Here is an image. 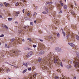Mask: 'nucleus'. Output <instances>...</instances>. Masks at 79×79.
Instances as JSON below:
<instances>
[{"mask_svg": "<svg viewBox=\"0 0 79 79\" xmlns=\"http://www.w3.org/2000/svg\"><path fill=\"white\" fill-rule=\"evenodd\" d=\"M51 58L52 54L50 53V54L48 55L42 60V65H44V64H47L49 66L50 68H51V67L53 66Z\"/></svg>", "mask_w": 79, "mask_h": 79, "instance_id": "obj_1", "label": "nucleus"}, {"mask_svg": "<svg viewBox=\"0 0 79 79\" xmlns=\"http://www.w3.org/2000/svg\"><path fill=\"white\" fill-rule=\"evenodd\" d=\"M77 57L74 58V60H73L74 66L76 68H79V53H77Z\"/></svg>", "mask_w": 79, "mask_h": 79, "instance_id": "obj_2", "label": "nucleus"}, {"mask_svg": "<svg viewBox=\"0 0 79 79\" xmlns=\"http://www.w3.org/2000/svg\"><path fill=\"white\" fill-rule=\"evenodd\" d=\"M53 60H54V62L55 64L57 63L58 64H60V62H58L59 60L58 59V56H53Z\"/></svg>", "mask_w": 79, "mask_h": 79, "instance_id": "obj_3", "label": "nucleus"}, {"mask_svg": "<svg viewBox=\"0 0 79 79\" xmlns=\"http://www.w3.org/2000/svg\"><path fill=\"white\" fill-rule=\"evenodd\" d=\"M68 44L69 45H70L71 47H74V48H75V50H77V47L75 46V45L73 44L70 43H68Z\"/></svg>", "mask_w": 79, "mask_h": 79, "instance_id": "obj_4", "label": "nucleus"}, {"mask_svg": "<svg viewBox=\"0 0 79 79\" xmlns=\"http://www.w3.org/2000/svg\"><path fill=\"white\" fill-rule=\"evenodd\" d=\"M32 52L30 51L27 54V58H29L31 56H32Z\"/></svg>", "mask_w": 79, "mask_h": 79, "instance_id": "obj_5", "label": "nucleus"}, {"mask_svg": "<svg viewBox=\"0 0 79 79\" xmlns=\"http://www.w3.org/2000/svg\"><path fill=\"white\" fill-rule=\"evenodd\" d=\"M41 68H42V69L43 70H47L48 69V68L44 65H42Z\"/></svg>", "mask_w": 79, "mask_h": 79, "instance_id": "obj_6", "label": "nucleus"}, {"mask_svg": "<svg viewBox=\"0 0 79 79\" xmlns=\"http://www.w3.org/2000/svg\"><path fill=\"white\" fill-rule=\"evenodd\" d=\"M14 14H15L16 16H18V14H19V11L16 12V11H14L13 12Z\"/></svg>", "mask_w": 79, "mask_h": 79, "instance_id": "obj_7", "label": "nucleus"}, {"mask_svg": "<svg viewBox=\"0 0 79 79\" xmlns=\"http://www.w3.org/2000/svg\"><path fill=\"white\" fill-rule=\"evenodd\" d=\"M55 50H56L57 52H61V48H59L56 47L55 48Z\"/></svg>", "mask_w": 79, "mask_h": 79, "instance_id": "obj_8", "label": "nucleus"}, {"mask_svg": "<svg viewBox=\"0 0 79 79\" xmlns=\"http://www.w3.org/2000/svg\"><path fill=\"white\" fill-rule=\"evenodd\" d=\"M24 29L25 31H27L29 29V26H26L24 27Z\"/></svg>", "mask_w": 79, "mask_h": 79, "instance_id": "obj_9", "label": "nucleus"}, {"mask_svg": "<svg viewBox=\"0 0 79 79\" xmlns=\"http://www.w3.org/2000/svg\"><path fill=\"white\" fill-rule=\"evenodd\" d=\"M2 27H5V28H6L7 30H8V27L6 25H5V24H2Z\"/></svg>", "mask_w": 79, "mask_h": 79, "instance_id": "obj_10", "label": "nucleus"}, {"mask_svg": "<svg viewBox=\"0 0 79 79\" xmlns=\"http://www.w3.org/2000/svg\"><path fill=\"white\" fill-rule=\"evenodd\" d=\"M17 42H19V43H21V42H22V39L21 38H19L18 40H17Z\"/></svg>", "mask_w": 79, "mask_h": 79, "instance_id": "obj_11", "label": "nucleus"}, {"mask_svg": "<svg viewBox=\"0 0 79 79\" xmlns=\"http://www.w3.org/2000/svg\"><path fill=\"white\" fill-rule=\"evenodd\" d=\"M6 71L7 73H9L10 71V69L8 68H6Z\"/></svg>", "mask_w": 79, "mask_h": 79, "instance_id": "obj_12", "label": "nucleus"}, {"mask_svg": "<svg viewBox=\"0 0 79 79\" xmlns=\"http://www.w3.org/2000/svg\"><path fill=\"white\" fill-rule=\"evenodd\" d=\"M4 71V69L2 68H0V73H2Z\"/></svg>", "mask_w": 79, "mask_h": 79, "instance_id": "obj_13", "label": "nucleus"}, {"mask_svg": "<svg viewBox=\"0 0 79 79\" xmlns=\"http://www.w3.org/2000/svg\"><path fill=\"white\" fill-rule=\"evenodd\" d=\"M48 39H51L52 42H54V40H53V38H52V37L51 36H49L48 37Z\"/></svg>", "mask_w": 79, "mask_h": 79, "instance_id": "obj_14", "label": "nucleus"}, {"mask_svg": "<svg viewBox=\"0 0 79 79\" xmlns=\"http://www.w3.org/2000/svg\"><path fill=\"white\" fill-rule=\"evenodd\" d=\"M76 26L74 25H72V27L73 29H76Z\"/></svg>", "mask_w": 79, "mask_h": 79, "instance_id": "obj_15", "label": "nucleus"}, {"mask_svg": "<svg viewBox=\"0 0 79 79\" xmlns=\"http://www.w3.org/2000/svg\"><path fill=\"white\" fill-rule=\"evenodd\" d=\"M23 65H24V66H25L26 67H27V64L24 63V62H23Z\"/></svg>", "mask_w": 79, "mask_h": 79, "instance_id": "obj_16", "label": "nucleus"}, {"mask_svg": "<svg viewBox=\"0 0 79 79\" xmlns=\"http://www.w3.org/2000/svg\"><path fill=\"white\" fill-rule=\"evenodd\" d=\"M4 4L6 6H8V5H9V3H6V2H4Z\"/></svg>", "mask_w": 79, "mask_h": 79, "instance_id": "obj_17", "label": "nucleus"}, {"mask_svg": "<svg viewBox=\"0 0 79 79\" xmlns=\"http://www.w3.org/2000/svg\"><path fill=\"white\" fill-rule=\"evenodd\" d=\"M13 54H15V55H17V54H18V52H17V51H14V52H13Z\"/></svg>", "mask_w": 79, "mask_h": 79, "instance_id": "obj_18", "label": "nucleus"}, {"mask_svg": "<svg viewBox=\"0 0 79 79\" xmlns=\"http://www.w3.org/2000/svg\"><path fill=\"white\" fill-rule=\"evenodd\" d=\"M27 69H25L22 72V73H23V74H24V73H26V71H27Z\"/></svg>", "mask_w": 79, "mask_h": 79, "instance_id": "obj_19", "label": "nucleus"}, {"mask_svg": "<svg viewBox=\"0 0 79 79\" xmlns=\"http://www.w3.org/2000/svg\"><path fill=\"white\" fill-rule=\"evenodd\" d=\"M5 48H10V46H7V44H5Z\"/></svg>", "mask_w": 79, "mask_h": 79, "instance_id": "obj_20", "label": "nucleus"}, {"mask_svg": "<svg viewBox=\"0 0 79 79\" xmlns=\"http://www.w3.org/2000/svg\"><path fill=\"white\" fill-rule=\"evenodd\" d=\"M67 68L68 69H69V68H71V65H68L67 67Z\"/></svg>", "mask_w": 79, "mask_h": 79, "instance_id": "obj_21", "label": "nucleus"}, {"mask_svg": "<svg viewBox=\"0 0 79 79\" xmlns=\"http://www.w3.org/2000/svg\"><path fill=\"white\" fill-rule=\"evenodd\" d=\"M72 61H73V60L71 61V60H69L68 62L69 63H70V64H72V63H73V62Z\"/></svg>", "mask_w": 79, "mask_h": 79, "instance_id": "obj_22", "label": "nucleus"}, {"mask_svg": "<svg viewBox=\"0 0 79 79\" xmlns=\"http://www.w3.org/2000/svg\"><path fill=\"white\" fill-rule=\"evenodd\" d=\"M50 3H51L52 4L53 3V2H47L46 3V5H47V4H50Z\"/></svg>", "mask_w": 79, "mask_h": 79, "instance_id": "obj_23", "label": "nucleus"}, {"mask_svg": "<svg viewBox=\"0 0 79 79\" xmlns=\"http://www.w3.org/2000/svg\"><path fill=\"white\" fill-rule=\"evenodd\" d=\"M64 9H65V10H66V9H67V6H66V5H64Z\"/></svg>", "mask_w": 79, "mask_h": 79, "instance_id": "obj_24", "label": "nucleus"}, {"mask_svg": "<svg viewBox=\"0 0 79 79\" xmlns=\"http://www.w3.org/2000/svg\"><path fill=\"white\" fill-rule=\"evenodd\" d=\"M71 14L72 15H74V16H76V15H75V13H74V11H72L71 12Z\"/></svg>", "mask_w": 79, "mask_h": 79, "instance_id": "obj_25", "label": "nucleus"}, {"mask_svg": "<svg viewBox=\"0 0 79 79\" xmlns=\"http://www.w3.org/2000/svg\"><path fill=\"white\" fill-rule=\"evenodd\" d=\"M76 39L78 40H79V36L78 35L76 36Z\"/></svg>", "mask_w": 79, "mask_h": 79, "instance_id": "obj_26", "label": "nucleus"}, {"mask_svg": "<svg viewBox=\"0 0 79 79\" xmlns=\"http://www.w3.org/2000/svg\"><path fill=\"white\" fill-rule=\"evenodd\" d=\"M62 34L64 36V37L65 36V35H66V33H65V32H63V31L62 30Z\"/></svg>", "mask_w": 79, "mask_h": 79, "instance_id": "obj_27", "label": "nucleus"}, {"mask_svg": "<svg viewBox=\"0 0 79 79\" xmlns=\"http://www.w3.org/2000/svg\"><path fill=\"white\" fill-rule=\"evenodd\" d=\"M15 5L16 6H19V3L18 2H17V3H16L15 4Z\"/></svg>", "mask_w": 79, "mask_h": 79, "instance_id": "obj_28", "label": "nucleus"}, {"mask_svg": "<svg viewBox=\"0 0 79 79\" xmlns=\"http://www.w3.org/2000/svg\"><path fill=\"white\" fill-rule=\"evenodd\" d=\"M57 72L59 73H61V70L59 69L57 70Z\"/></svg>", "mask_w": 79, "mask_h": 79, "instance_id": "obj_29", "label": "nucleus"}, {"mask_svg": "<svg viewBox=\"0 0 79 79\" xmlns=\"http://www.w3.org/2000/svg\"><path fill=\"white\" fill-rule=\"evenodd\" d=\"M69 33H70V32H69V34L67 36V38H68L69 37V35H70Z\"/></svg>", "mask_w": 79, "mask_h": 79, "instance_id": "obj_30", "label": "nucleus"}, {"mask_svg": "<svg viewBox=\"0 0 79 79\" xmlns=\"http://www.w3.org/2000/svg\"><path fill=\"white\" fill-rule=\"evenodd\" d=\"M55 79H59V77H57V76H56L55 77Z\"/></svg>", "mask_w": 79, "mask_h": 79, "instance_id": "obj_31", "label": "nucleus"}, {"mask_svg": "<svg viewBox=\"0 0 79 79\" xmlns=\"http://www.w3.org/2000/svg\"><path fill=\"white\" fill-rule=\"evenodd\" d=\"M27 40H29L30 42H32V40L31 38H28Z\"/></svg>", "mask_w": 79, "mask_h": 79, "instance_id": "obj_32", "label": "nucleus"}, {"mask_svg": "<svg viewBox=\"0 0 79 79\" xmlns=\"http://www.w3.org/2000/svg\"><path fill=\"white\" fill-rule=\"evenodd\" d=\"M12 18H8V20H9V21H11V20H12Z\"/></svg>", "mask_w": 79, "mask_h": 79, "instance_id": "obj_33", "label": "nucleus"}, {"mask_svg": "<svg viewBox=\"0 0 79 79\" xmlns=\"http://www.w3.org/2000/svg\"><path fill=\"white\" fill-rule=\"evenodd\" d=\"M56 34H57V37H60V34L58 33H57Z\"/></svg>", "mask_w": 79, "mask_h": 79, "instance_id": "obj_34", "label": "nucleus"}, {"mask_svg": "<svg viewBox=\"0 0 79 79\" xmlns=\"http://www.w3.org/2000/svg\"><path fill=\"white\" fill-rule=\"evenodd\" d=\"M60 65L61 67H63V63H62V62H60Z\"/></svg>", "mask_w": 79, "mask_h": 79, "instance_id": "obj_35", "label": "nucleus"}, {"mask_svg": "<svg viewBox=\"0 0 79 79\" xmlns=\"http://www.w3.org/2000/svg\"><path fill=\"white\" fill-rule=\"evenodd\" d=\"M42 61V59H40L38 60V62H40V61Z\"/></svg>", "mask_w": 79, "mask_h": 79, "instance_id": "obj_36", "label": "nucleus"}, {"mask_svg": "<svg viewBox=\"0 0 79 79\" xmlns=\"http://www.w3.org/2000/svg\"><path fill=\"white\" fill-rule=\"evenodd\" d=\"M8 16H11V14H10V12H8Z\"/></svg>", "mask_w": 79, "mask_h": 79, "instance_id": "obj_37", "label": "nucleus"}, {"mask_svg": "<svg viewBox=\"0 0 79 79\" xmlns=\"http://www.w3.org/2000/svg\"><path fill=\"white\" fill-rule=\"evenodd\" d=\"M36 76V75L35 74V75H33V77H34V78L35 79V77Z\"/></svg>", "mask_w": 79, "mask_h": 79, "instance_id": "obj_38", "label": "nucleus"}, {"mask_svg": "<svg viewBox=\"0 0 79 79\" xmlns=\"http://www.w3.org/2000/svg\"><path fill=\"white\" fill-rule=\"evenodd\" d=\"M28 69L29 70V71H31V68H28Z\"/></svg>", "mask_w": 79, "mask_h": 79, "instance_id": "obj_39", "label": "nucleus"}, {"mask_svg": "<svg viewBox=\"0 0 79 79\" xmlns=\"http://www.w3.org/2000/svg\"><path fill=\"white\" fill-rule=\"evenodd\" d=\"M37 15V13L35 12L34 13L33 16H34L35 15Z\"/></svg>", "mask_w": 79, "mask_h": 79, "instance_id": "obj_40", "label": "nucleus"}, {"mask_svg": "<svg viewBox=\"0 0 79 79\" xmlns=\"http://www.w3.org/2000/svg\"><path fill=\"white\" fill-rule=\"evenodd\" d=\"M4 36V35L3 34H2L1 35V36H0V37H3Z\"/></svg>", "mask_w": 79, "mask_h": 79, "instance_id": "obj_41", "label": "nucleus"}, {"mask_svg": "<svg viewBox=\"0 0 79 79\" xmlns=\"http://www.w3.org/2000/svg\"><path fill=\"white\" fill-rule=\"evenodd\" d=\"M14 40H15V39L14 38L12 39L11 40V42H13V41H14Z\"/></svg>", "mask_w": 79, "mask_h": 79, "instance_id": "obj_42", "label": "nucleus"}, {"mask_svg": "<svg viewBox=\"0 0 79 79\" xmlns=\"http://www.w3.org/2000/svg\"><path fill=\"white\" fill-rule=\"evenodd\" d=\"M33 47L34 48H35V47H37V46L35 45L34 44L33 45Z\"/></svg>", "mask_w": 79, "mask_h": 79, "instance_id": "obj_43", "label": "nucleus"}, {"mask_svg": "<svg viewBox=\"0 0 79 79\" xmlns=\"http://www.w3.org/2000/svg\"><path fill=\"white\" fill-rule=\"evenodd\" d=\"M25 10V9H23L22 10L23 11V13H24V10Z\"/></svg>", "mask_w": 79, "mask_h": 79, "instance_id": "obj_44", "label": "nucleus"}, {"mask_svg": "<svg viewBox=\"0 0 79 79\" xmlns=\"http://www.w3.org/2000/svg\"><path fill=\"white\" fill-rule=\"evenodd\" d=\"M70 6H71V7L72 8H73V5L72 4H70Z\"/></svg>", "mask_w": 79, "mask_h": 79, "instance_id": "obj_45", "label": "nucleus"}, {"mask_svg": "<svg viewBox=\"0 0 79 79\" xmlns=\"http://www.w3.org/2000/svg\"><path fill=\"white\" fill-rule=\"evenodd\" d=\"M39 40L41 41V42H43V40H41V39H39Z\"/></svg>", "mask_w": 79, "mask_h": 79, "instance_id": "obj_46", "label": "nucleus"}, {"mask_svg": "<svg viewBox=\"0 0 79 79\" xmlns=\"http://www.w3.org/2000/svg\"><path fill=\"white\" fill-rule=\"evenodd\" d=\"M31 15V13H29L27 14V16H29Z\"/></svg>", "mask_w": 79, "mask_h": 79, "instance_id": "obj_47", "label": "nucleus"}, {"mask_svg": "<svg viewBox=\"0 0 79 79\" xmlns=\"http://www.w3.org/2000/svg\"><path fill=\"white\" fill-rule=\"evenodd\" d=\"M60 5L61 6H63V3H61Z\"/></svg>", "mask_w": 79, "mask_h": 79, "instance_id": "obj_48", "label": "nucleus"}, {"mask_svg": "<svg viewBox=\"0 0 79 79\" xmlns=\"http://www.w3.org/2000/svg\"><path fill=\"white\" fill-rule=\"evenodd\" d=\"M32 22H30V24L31 25H32V26H33V24Z\"/></svg>", "mask_w": 79, "mask_h": 79, "instance_id": "obj_49", "label": "nucleus"}, {"mask_svg": "<svg viewBox=\"0 0 79 79\" xmlns=\"http://www.w3.org/2000/svg\"><path fill=\"white\" fill-rule=\"evenodd\" d=\"M29 31L30 32H32V29H29Z\"/></svg>", "mask_w": 79, "mask_h": 79, "instance_id": "obj_50", "label": "nucleus"}, {"mask_svg": "<svg viewBox=\"0 0 79 79\" xmlns=\"http://www.w3.org/2000/svg\"><path fill=\"white\" fill-rule=\"evenodd\" d=\"M42 13L43 14H44V15H45V14H46V12H43Z\"/></svg>", "mask_w": 79, "mask_h": 79, "instance_id": "obj_51", "label": "nucleus"}, {"mask_svg": "<svg viewBox=\"0 0 79 79\" xmlns=\"http://www.w3.org/2000/svg\"><path fill=\"white\" fill-rule=\"evenodd\" d=\"M42 32L41 31V30H40L39 31V33H42Z\"/></svg>", "mask_w": 79, "mask_h": 79, "instance_id": "obj_52", "label": "nucleus"}, {"mask_svg": "<svg viewBox=\"0 0 79 79\" xmlns=\"http://www.w3.org/2000/svg\"><path fill=\"white\" fill-rule=\"evenodd\" d=\"M0 6H3V4H0Z\"/></svg>", "mask_w": 79, "mask_h": 79, "instance_id": "obj_53", "label": "nucleus"}, {"mask_svg": "<svg viewBox=\"0 0 79 79\" xmlns=\"http://www.w3.org/2000/svg\"><path fill=\"white\" fill-rule=\"evenodd\" d=\"M62 13V10H60V12H59V13Z\"/></svg>", "mask_w": 79, "mask_h": 79, "instance_id": "obj_54", "label": "nucleus"}, {"mask_svg": "<svg viewBox=\"0 0 79 79\" xmlns=\"http://www.w3.org/2000/svg\"><path fill=\"white\" fill-rule=\"evenodd\" d=\"M22 2H26V1L24 0H22Z\"/></svg>", "mask_w": 79, "mask_h": 79, "instance_id": "obj_55", "label": "nucleus"}, {"mask_svg": "<svg viewBox=\"0 0 79 79\" xmlns=\"http://www.w3.org/2000/svg\"><path fill=\"white\" fill-rule=\"evenodd\" d=\"M58 23L57 21H56V24H58Z\"/></svg>", "mask_w": 79, "mask_h": 79, "instance_id": "obj_56", "label": "nucleus"}, {"mask_svg": "<svg viewBox=\"0 0 79 79\" xmlns=\"http://www.w3.org/2000/svg\"><path fill=\"white\" fill-rule=\"evenodd\" d=\"M34 23L35 24H36V21L35 20L34 21Z\"/></svg>", "mask_w": 79, "mask_h": 79, "instance_id": "obj_57", "label": "nucleus"}, {"mask_svg": "<svg viewBox=\"0 0 79 79\" xmlns=\"http://www.w3.org/2000/svg\"><path fill=\"white\" fill-rule=\"evenodd\" d=\"M22 31H20V32H19V34H20V33H21V32Z\"/></svg>", "mask_w": 79, "mask_h": 79, "instance_id": "obj_58", "label": "nucleus"}, {"mask_svg": "<svg viewBox=\"0 0 79 79\" xmlns=\"http://www.w3.org/2000/svg\"><path fill=\"white\" fill-rule=\"evenodd\" d=\"M76 79V77H73V79Z\"/></svg>", "mask_w": 79, "mask_h": 79, "instance_id": "obj_59", "label": "nucleus"}, {"mask_svg": "<svg viewBox=\"0 0 79 79\" xmlns=\"http://www.w3.org/2000/svg\"><path fill=\"white\" fill-rule=\"evenodd\" d=\"M27 49H28V50H31V48H28Z\"/></svg>", "mask_w": 79, "mask_h": 79, "instance_id": "obj_60", "label": "nucleus"}, {"mask_svg": "<svg viewBox=\"0 0 79 79\" xmlns=\"http://www.w3.org/2000/svg\"><path fill=\"white\" fill-rule=\"evenodd\" d=\"M15 24H18V22H15Z\"/></svg>", "mask_w": 79, "mask_h": 79, "instance_id": "obj_61", "label": "nucleus"}, {"mask_svg": "<svg viewBox=\"0 0 79 79\" xmlns=\"http://www.w3.org/2000/svg\"><path fill=\"white\" fill-rule=\"evenodd\" d=\"M0 18H2V15H0Z\"/></svg>", "mask_w": 79, "mask_h": 79, "instance_id": "obj_62", "label": "nucleus"}, {"mask_svg": "<svg viewBox=\"0 0 79 79\" xmlns=\"http://www.w3.org/2000/svg\"><path fill=\"white\" fill-rule=\"evenodd\" d=\"M43 48H45V46H43Z\"/></svg>", "mask_w": 79, "mask_h": 79, "instance_id": "obj_63", "label": "nucleus"}, {"mask_svg": "<svg viewBox=\"0 0 79 79\" xmlns=\"http://www.w3.org/2000/svg\"><path fill=\"white\" fill-rule=\"evenodd\" d=\"M22 41H23V42H24V41H25L23 39V40H22Z\"/></svg>", "mask_w": 79, "mask_h": 79, "instance_id": "obj_64", "label": "nucleus"}]
</instances>
